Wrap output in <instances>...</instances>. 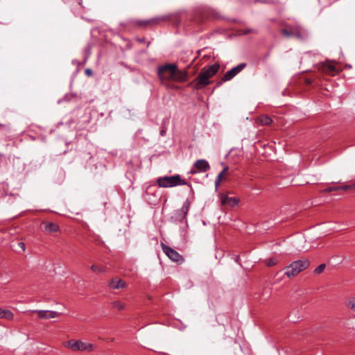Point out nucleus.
I'll return each mask as SVG.
<instances>
[{"instance_id":"obj_35","label":"nucleus","mask_w":355,"mask_h":355,"mask_svg":"<svg viewBox=\"0 0 355 355\" xmlns=\"http://www.w3.org/2000/svg\"><path fill=\"white\" fill-rule=\"evenodd\" d=\"M198 173H199V172L198 171V170L196 168H192L189 172V174H196Z\"/></svg>"},{"instance_id":"obj_45","label":"nucleus","mask_w":355,"mask_h":355,"mask_svg":"<svg viewBox=\"0 0 355 355\" xmlns=\"http://www.w3.org/2000/svg\"><path fill=\"white\" fill-rule=\"evenodd\" d=\"M345 67H352V65H350V64H346Z\"/></svg>"},{"instance_id":"obj_31","label":"nucleus","mask_w":355,"mask_h":355,"mask_svg":"<svg viewBox=\"0 0 355 355\" xmlns=\"http://www.w3.org/2000/svg\"><path fill=\"white\" fill-rule=\"evenodd\" d=\"M15 141H12L11 143H9L6 145L7 148H10V150H12V148L15 147Z\"/></svg>"},{"instance_id":"obj_9","label":"nucleus","mask_w":355,"mask_h":355,"mask_svg":"<svg viewBox=\"0 0 355 355\" xmlns=\"http://www.w3.org/2000/svg\"><path fill=\"white\" fill-rule=\"evenodd\" d=\"M31 313H37L40 319H50L58 317L60 313L56 311L49 310H32Z\"/></svg>"},{"instance_id":"obj_20","label":"nucleus","mask_w":355,"mask_h":355,"mask_svg":"<svg viewBox=\"0 0 355 355\" xmlns=\"http://www.w3.org/2000/svg\"><path fill=\"white\" fill-rule=\"evenodd\" d=\"M323 71V72L327 73L331 76H334L335 74L338 73L340 71V69L341 68H321Z\"/></svg>"},{"instance_id":"obj_41","label":"nucleus","mask_w":355,"mask_h":355,"mask_svg":"<svg viewBox=\"0 0 355 355\" xmlns=\"http://www.w3.org/2000/svg\"><path fill=\"white\" fill-rule=\"evenodd\" d=\"M138 41L139 42H144V38H141V39L139 38V39H138Z\"/></svg>"},{"instance_id":"obj_12","label":"nucleus","mask_w":355,"mask_h":355,"mask_svg":"<svg viewBox=\"0 0 355 355\" xmlns=\"http://www.w3.org/2000/svg\"><path fill=\"white\" fill-rule=\"evenodd\" d=\"M349 189H355V184L343 185V186H331L327 187L322 190L324 193H330L331 191H337L340 190L347 191Z\"/></svg>"},{"instance_id":"obj_5","label":"nucleus","mask_w":355,"mask_h":355,"mask_svg":"<svg viewBox=\"0 0 355 355\" xmlns=\"http://www.w3.org/2000/svg\"><path fill=\"white\" fill-rule=\"evenodd\" d=\"M309 265L310 261L306 259L293 261L290 265L285 267V275L288 278L293 277L306 270Z\"/></svg>"},{"instance_id":"obj_8","label":"nucleus","mask_w":355,"mask_h":355,"mask_svg":"<svg viewBox=\"0 0 355 355\" xmlns=\"http://www.w3.org/2000/svg\"><path fill=\"white\" fill-rule=\"evenodd\" d=\"M191 207V201L189 199H187L182 205V207L177 209L175 212V217L176 220L180 223H183L187 220L188 212L190 209Z\"/></svg>"},{"instance_id":"obj_26","label":"nucleus","mask_w":355,"mask_h":355,"mask_svg":"<svg viewBox=\"0 0 355 355\" xmlns=\"http://www.w3.org/2000/svg\"><path fill=\"white\" fill-rule=\"evenodd\" d=\"M248 33H257V31L254 29H252V28H248L245 30H243L242 33H241L240 34L246 35Z\"/></svg>"},{"instance_id":"obj_36","label":"nucleus","mask_w":355,"mask_h":355,"mask_svg":"<svg viewBox=\"0 0 355 355\" xmlns=\"http://www.w3.org/2000/svg\"><path fill=\"white\" fill-rule=\"evenodd\" d=\"M160 135L162 137L166 135V130L165 129L163 128L162 130H160Z\"/></svg>"},{"instance_id":"obj_18","label":"nucleus","mask_w":355,"mask_h":355,"mask_svg":"<svg viewBox=\"0 0 355 355\" xmlns=\"http://www.w3.org/2000/svg\"><path fill=\"white\" fill-rule=\"evenodd\" d=\"M279 259L277 257H270L263 261L264 264L268 267L274 266L277 265Z\"/></svg>"},{"instance_id":"obj_1","label":"nucleus","mask_w":355,"mask_h":355,"mask_svg":"<svg viewBox=\"0 0 355 355\" xmlns=\"http://www.w3.org/2000/svg\"><path fill=\"white\" fill-rule=\"evenodd\" d=\"M157 74L162 79L177 82L185 81L188 77L187 71L180 68H157Z\"/></svg>"},{"instance_id":"obj_23","label":"nucleus","mask_w":355,"mask_h":355,"mask_svg":"<svg viewBox=\"0 0 355 355\" xmlns=\"http://www.w3.org/2000/svg\"><path fill=\"white\" fill-rule=\"evenodd\" d=\"M223 175H224V171H221L216 177V180H215V186H216V188H217L220 182L222 181L223 180Z\"/></svg>"},{"instance_id":"obj_10","label":"nucleus","mask_w":355,"mask_h":355,"mask_svg":"<svg viewBox=\"0 0 355 355\" xmlns=\"http://www.w3.org/2000/svg\"><path fill=\"white\" fill-rule=\"evenodd\" d=\"M243 69V68H232L231 70L226 72L223 76L222 79L216 83V87H220L223 82H226L232 79Z\"/></svg>"},{"instance_id":"obj_39","label":"nucleus","mask_w":355,"mask_h":355,"mask_svg":"<svg viewBox=\"0 0 355 355\" xmlns=\"http://www.w3.org/2000/svg\"><path fill=\"white\" fill-rule=\"evenodd\" d=\"M235 261H236V263H238L241 264V263H239V261H240V257H239V256H236V259H235Z\"/></svg>"},{"instance_id":"obj_40","label":"nucleus","mask_w":355,"mask_h":355,"mask_svg":"<svg viewBox=\"0 0 355 355\" xmlns=\"http://www.w3.org/2000/svg\"><path fill=\"white\" fill-rule=\"evenodd\" d=\"M229 169V167L228 166H225L222 171H224V174L228 171Z\"/></svg>"},{"instance_id":"obj_37","label":"nucleus","mask_w":355,"mask_h":355,"mask_svg":"<svg viewBox=\"0 0 355 355\" xmlns=\"http://www.w3.org/2000/svg\"><path fill=\"white\" fill-rule=\"evenodd\" d=\"M86 53L89 55L90 54V46H87L85 49Z\"/></svg>"},{"instance_id":"obj_24","label":"nucleus","mask_w":355,"mask_h":355,"mask_svg":"<svg viewBox=\"0 0 355 355\" xmlns=\"http://www.w3.org/2000/svg\"><path fill=\"white\" fill-rule=\"evenodd\" d=\"M347 306L355 312V297L349 300Z\"/></svg>"},{"instance_id":"obj_43","label":"nucleus","mask_w":355,"mask_h":355,"mask_svg":"<svg viewBox=\"0 0 355 355\" xmlns=\"http://www.w3.org/2000/svg\"><path fill=\"white\" fill-rule=\"evenodd\" d=\"M191 64H192V62L188 64L186 67H191Z\"/></svg>"},{"instance_id":"obj_3","label":"nucleus","mask_w":355,"mask_h":355,"mask_svg":"<svg viewBox=\"0 0 355 355\" xmlns=\"http://www.w3.org/2000/svg\"><path fill=\"white\" fill-rule=\"evenodd\" d=\"M219 68H207L202 71L197 78H196L191 84L195 89H201L204 87L210 84L209 78L213 77L218 71Z\"/></svg>"},{"instance_id":"obj_6","label":"nucleus","mask_w":355,"mask_h":355,"mask_svg":"<svg viewBox=\"0 0 355 355\" xmlns=\"http://www.w3.org/2000/svg\"><path fill=\"white\" fill-rule=\"evenodd\" d=\"M64 345L73 351L92 352L94 349L93 344L76 340H70L66 342Z\"/></svg>"},{"instance_id":"obj_7","label":"nucleus","mask_w":355,"mask_h":355,"mask_svg":"<svg viewBox=\"0 0 355 355\" xmlns=\"http://www.w3.org/2000/svg\"><path fill=\"white\" fill-rule=\"evenodd\" d=\"M161 248L164 253L173 262L178 264H182L184 261L182 255L178 252L175 250L168 246L163 242L161 243Z\"/></svg>"},{"instance_id":"obj_34","label":"nucleus","mask_w":355,"mask_h":355,"mask_svg":"<svg viewBox=\"0 0 355 355\" xmlns=\"http://www.w3.org/2000/svg\"><path fill=\"white\" fill-rule=\"evenodd\" d=\"M85 73L88 76H90L92 74V71L90 68H86Z\"/></svg>"},{"instance_id":"obj_17","label":"nucleus","mask_w":355,"mask_h":355,"mask_svg":"<svg viewBox=\"0 0 355 355\" xmlns=\"http://www.w3.org/2000/svg\"><path fill=\"white\" fill-rule=\"evenodd\" d=\"M159 21V19H158V18H153V19H149V20H145V21L139 20V21H135V24L137 26H146V25L150 24H156Z\"/></svg>"},{"instance_id":"obj_4","label":"nucleus","mask_w":355,"mask_h":355,"mask_svg":"<svg viewBox=\"0 0 355 355\" xmlns=\"http://www.w3.org/2000/svg\"><path fill=\"white\" fill-rule=\"evenodd\" d=\"M281 33L286 37H295L299 40H304L309 37V31L299 24L294 25H286V28L281 30Z\"/></svg>"},{"instance_id":"obj_38","label":"nucleus","mask_w":355,"mask_h":355,"mask_svg":"<svg viewBox=\"0 0 355 355\" xmlns=\"http://www.w3.org/2000/svg\"><path fill=\"white\" fill-rule=\"evenodd\" d=\"M236 67H246V64L245 63H240L238 65H236Z\"/></svg>"},{"instance_id":"obj_29","label":"nucleus","mask_w":355,"mask_h":355,"mask_svg":"<svg viewBox=\"0 0 355 355\" xmlns=\"http://www.w3.org/2000/svg\"><path fill=\"white\" fill-rule=\"evenodd\" d=\"M153 187H148L147 189H146V194H152L153 195L154 194V192L153 191Z\"/></svg>"},{"instance_id":"obj_33","label":"nucleus","mask_w":355,"mask_h":355,"mask_svg":"<svg viewBox=\"0 0 355 355\" xmlns=\"http://www.w3.org/2000/svg\"><path fill=\"white\" fill-rule=\"evenodd\" d=\"M311 57V55L310 53H304V56L302 57V60H305L306 58H309Z\"/></svg>"},{"instance_id":"obj_28","label":"nucleus","mask_w":355,"mask_h":355,"mask_svg":"<svg viewBox=\"0 0 355 355\" xmlns=\"http://www.w3.org/2000/svg\"><path fill=\"white\" fill-rule=\"evenodd\" d=\"M314 78H306L304 80V82L306 85H311L313 83Z\"/></svg>"},{"instance_id":"obj_47","label":"nucleus","mask_w":355,"mask_h":355,"mask_svg":"<svg viewBox=\"0 0 355 355\" xmlns=\"http://www.w3.org/2000/svg\"><path fill=\"white\" fill-rule=\"evenodd\" d=\"M198 64H196L193 67H198Z\"/></svg>"},{"instance_id":"obj_42","label":"nucleus","mask_w":355,"mask_h":355,"mask_svg":"<svg viewBox=\"0 0 355 355\" xmlns=\"http://www.w3.org/2000/svg\"><path fill=\"white\" fill-rule=\"evenodd\" d=\"M322 67H334V66L332 65V64H328V65H323Z\"/></svg>"},{"instance_id":"obj_22","label":"nucleus","mask_w":355,"mask_h":355,"mask_svg":"<svg viewBox=\"0 0 355 355\" xmlns=\"http://www.w3.org/2000/svg\"><path fill=\"white\" fill-rule=\"evenodd\" d=\"M112 306L113 308L117 309L118 310H123L125 308V304L123 303H122L121 302L117 300V301H114L112 303Z\"/></svg>"},{"instance_id":"obj_14","label":"nucleus","mask_w":355,"mask_h":355,"mask_svg":"<svg viewBox=\"0 0 355 355\" xmlns=\"http://www.w3.org/2000/svg\"><path fill=\"white\" fill-rule=\"evenodd\" d=\"M42 225L44 226V230L49 234L54 233L59 230V225L53 222H43Z\"/></svg>"},{"instance_id":"obj_44","label":"nucleus","mask_w":355,"mask_h":355,"mask_svg":"<svg viewBox=\"0 0 355 355\" xmlns=\"http://www.w3.org/2000/svg\"><path fill=\"white\" fill-rule=\"evenodd\" d=\"M86 60H87V57H85V58H84L83 64H85V63Z\"/></svg>"},{"instance_id":"obj_15","label":"nucleus","mask_w":355,"mask_h":355,"mask_svg":"<svg viewBox=\"0 0 355 355\" xmlns=\"http://www.w3.org/2000/svg\"><path fill=\"white\" fill-rule=\"evenodd\" d=\"M221 202L223 205H228L231 207H234L238 205L239 200L236 198L225 196L221 198Z\"/></svg>"},{"instance_id":"obj_27","label":"nucleus","mask_w":355,"mask_h":355,"mask_svg":"<svg viewBox=\"0 0 355 355\" xmlns=\"http://www.w3.org/2000/svg\"><path fill=\"white\" fill-rule=\"evenodd\" d=\"M157 67H177V64L175 63H168V64L158 65Z\"/></svg>"},{"instance_id":"obj_32","label":"nucleus","mask_w":355,"mask_h":355,"mask_svg":"<svg viewBox=\"0 0 355 355\" xmlns=\"http://www.w3.org/2000/svg\"><path fill=\"white\" fill-rule=\"evenodd\" d=\"M18 245H19V246L21 248V250H22L23 251H25V250H26V245H25V243H23V242H19V243H18Z\"/></svg>"},{"instance_id":"obj_16","label":"nucleus","mask_w":355,"mask_h":355,"mask_svg":"<svg viewBox=\"0 0 355 355\" xmlns=\"http://www.w3.org/2000/svg\"><path fill=\"white\" fill-rule=\"evenodd\" d=\"M14 318L13 313L8 309H0V318H6L7 320H12Z\"/></svg>"},{"instance_id":"obj_21","label":"nucleus","mask_w":355,"mask_h":355,"mask_svg":"<svg viewBox=\"0 0 355 355\" xmlns=\"http://www.w3.org/2000/svg\"><path fill=\"white\" fill-rule=\"evenodd\" d=\"M91 270L96 273H102L105 271V268L103 266L92 265Z\"/></svg>"},{"instance_id":"obj_30","label":"nucleus","mask_w":355,"mask_h":355,"mask_svg":"<svg viewBox=\"0 0 355 355\" xmlns=\"http://www.w3.org/2000/svg\"><path fill=\"white\" fill-rule=\"evenodd\" d=\"M204 67H220L219 63L218 62H216V63H214V64H205Z\"/></svg>"},{"instance_id":"obj_2","label":"nucleus","mask_w":355,"mask_h":355,"mask_svg":"<svg viewBox=\"0 0 355 355\" xmlns=\"http://www.w3.org/2000/svg\"><path fill=\"white\" fill-rule=\"evenodd\" d=\"M156 183L159 187L161 188L174 187L179 185H187L192 189L191 184H189L185 180L182 179L181 175L179 174L172 176L166 175L159 177L156 180Z\"/></svg>"},{"instance_id":"obj_25","label":"nucleus","mask_w":355,"mask_h":355,"mask_svg":"<svg viewBox=\"0 0 355 355\" xmlns=\"http://www.w3.org/2000/svg\"><path fill=\"white\" fill-rule=\"evenodd\" d=\"M326 267V265L324 263H322L320 265H319L315 270H314V272L315 274H320L322 272H323V270H324Z\"/></svg>"},{"instance_id":"obj_11","label":"nucleus","mask_w":355,"mask_h":355,"mask_svg":"<svg viewBox=\"0 0 355 355\" xmlns=\"http://www.w3.org/2000/svg\"><path fill=\"white\" fill-rule=\"evenodd\" d=\"M193 167L196 168L199 173L207 172L210 169L209 162L205 159H198L193 164Z\"/></svg>"},{"instance_id":"obj_46","label":"nucleus","mask_w":355,"mask_h":355,"mask_svg":"<svg viewBox=\"0 0 355 355\" xmlns=\"http://www.w3.org/2000/svg\"><path fill=\"white\" fill-rule=\"evenodd\" d=\"M313 67H318V64H313Z\"/></svg>"},{"instance_id":"obj_19","label":"nucleus","mask_w":355,"mask_h":355,"mask_svg":"<svg viewBox=\"0 0 355 355\" xmlns=\"http://www.w3.org/2000/svg\"><path fill=\"white\" fill-rule=\"evenodd\" d=\"M259 121L261 125H268L272 123V120L268 116L263 115L259 118Z\"/></svg>"},{"instance_id":"obj_13","label":"nucleus","mask_w":355,"mask_h":355,"mask_svg":"<svg viewBox=\"0 0 355 355\" xmlns=\"http://www.w3.org/2000/svg\"><path fill=\"white\" fill-rule=\"evenodd\" d=\"M126 286L125 282L119 278H113L108 282V286L111 289L123 288Z\"/></svg>"}]
</instances>
